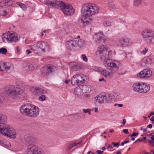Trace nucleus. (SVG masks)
<instances>
[{
    "label": "nucleus",
    "mask_w": 154,
    "mask_h": 154,
    "mask_svg": "<svg viewBox=\"0 0 154 154\" xmlns=\"http://www.w3.org/2000/svg\"><path fill=\"white\" fill-rule=\"evenodd\" d=\"M16 48L17 52H19L20 51V48L18 47H17Z\"/></svg>",
    "instance_id": "nucleus-57"
},
{
    "label": "nucleus",
    "mask_w": 154,
    "mask_h": 154,
    "mask_svg": "<svg viewBox=\"0 0 154 154\" xmlns=\"http://www.w3.org/2000/svg\"><path fill=\"white\" fill-rule=\"evenodd\" d=\"M26 53L27 55L29 54L30 53H31V51L29 50H27L26 51Z\"/></svg>",
    "instance_id": "nucleus-54"
},
{
    "label": "nucleus",
    "mask_w": 154,
    "mask_h": 154,
    "mask_svg": "<svg viewBox=\"0 0 154 154\" xmlns=\"http://www.w3.org/2000/svg\"><path fill=\"white\" fill-rule=\"evenodd\" d=\"M53 68V66L52 65H48L43 67V72L46 74H49L51 72Z\"/></svg>",
    "instance_id": "nucleus-23"
},
{
    "label": "nucleus",
    "mask_w": 154,
    "mask_h": 154,
    "mask_svg": "<svg viewBox=\"0 0 154 154\" xmlns=\"http://www.w3.org/2000/svg\"><path fill=\"white\" fill-rule=\"evenodd\" d=\"M31 113L29 117H35L39 114V109L38 107L33 104L32 105Z\"/></svg>",
    "instance_id": "nucleus-16"
},
{
    "label": "nucleus",
    "mask_w": 154,
    "mask_h": 154,
    "mask_svg": "<svg viewBox=\"0 0 154 154\" xmlns=\"http://www.w3.org/2000/svg\"><path fill=\"white\" fill-rule=\"evenodd\" d=\"M7 52V50L6 48H0V54H5Z\"/></svg>",
    "instance_id": "nucleus-38"
},
{
    "label": "nucleus",
    "mask_w": 154,
    "mask_h": 154,
    "mask_svg": "<svg viewBox=\"0 0 154 154\" xmlns=\"http://www.w3.org/2000/svg\"><path fill=\"white\" fill-rule=\"evenodd\" d=\"M138 135V133H133L132 134L130 135V137H131L133 136H137Z\"/></svg>",
    "instance_id": "nucleus-46"
},
{
    "label": "nucleus",
    "mask_w": 154,
    "mask_h": 154,
    "mask_svg": "<svg viewBox=\"0 0 154 154\" xmlns=\"http://www.w3.org/2000/svg\"><path fill=\"white\" fill-rule=\"evenodd\" d=\"M81 88L79 87L76 88L74 90V93L75 94L79 95L81 94Z\"/></svg>",
    "instance_id": "nucleus-36"
},
{
    "label": "nucleus",
    "mask_w": 154,
    "mask_h": 154,
    "mask_svg": "<svg viewBox=\"0 0 154 154\" xmlns=\"http://www.w3.org/2000/svg\"><path fill=\"white\" fill-rule=\"evenodd\" d=\"M23 66H24L23 70L26 71L32 70L36 68L37 67V65L35 63L29 65L28 63H26L23 64Z\"/></svg>",
    "instance_id": "nucleus-20"
},
{
    "label": "nucleus",
    "mask_w": 154,
    "mask_h": 154,
    "mask_svg": "<svg viewBox=\"0 0 154 154\" xmlns=\"http://www.w3.org/2000/svg\"><path fill=\"white\" fill-rule=\"evenodd\" d=\"M99 10V7L95 4L87 3L83 5L81 10L82 17L79 21L84 26L90 24L92 19L89 17L97 14Z\"/></svg>",
    "instance_id": "nucleus-1"
},
{
    "label": "nucleus",
    "mask_w": 154,
    "mask_h": 154,
    "mask_svg": "<svg viewBox=\"0 0 154 154\" xmlns=\"http://www.w3.org/2000/svg\"><path fill=\"white\" fill-rule=\"evenodd\" d=\"M87 76L82 74H77L74 75L71 80V84L73 86H76L85 83L87 80Z\"/></svg>",
    "instance_id": "nucleus-5"
},
{
    "label": "nucleus",
    "mask_w": 154,
    "mask_h": 154,
    "mask_svg": "<svg viewBox=\"0 0 154 154\" xmlns=\"http://www.w3.org/2000/svg\"><path fill=\"white\" fill-rule=\"evenodd\" d=\"M75 41L76 39L73 38L72 40L67 41L66 43V45L68 48L70 50L75 49L76 48Z\"/></svg>",
    "instance_id": "nucleus-19"
},
{
    "label": "nucleus",
    "mask_w": 154,
    "mask_h": 154,
    "mask_svg": "<svg viewBox=\"0 0 154 154\" xmlns=\"http://www.w3.org/2000/svg\"><path fill=\"white\" fill-rule=\"evenodd\" d=\"M112 143L113 145L114 146L118 148L119 147V143L118 142L116 143H115L114 142H112Z\"/></svg>",
    "instance_id": "nucleus-45"
},
{
    "label": "nucleus",
    "mask_w": 154,
    "mask_h": 154,
    "mask_svg": "<svg viewBox=\"0 0 154 154\" xmlns=\"http://www.w3.org/2000/svg\"><path fill=\"white\" fill-rule=\"evenodd\" d=\"M31 48L34 51L38 50L39 51L44 52L49 50V47L48 44L45 42H39L34 44Z\"/></svg>",
    "instance_id": "nucleus-9"
},
{
    "label": "nucleus",
    "mask_w": 154,
    "mask_h": 154,
    "mask_svg": "<svg viewBox=\"0 0 154 154\" xmlns=\"http://www.w3.org/2000/svg\"><path fill=\"white\" fill-rule=\"evenodd\" d=\"M30 90L36 95L45 94L47 93L46 90L38 87H31Z\"/></svg>",
    "instance_id": "nucleus-15"
},
{
    "label": "nucleus",
    "mask_w": 154,
    "mask_h": 154,
    "mask_svg": "<svg viewBox=\"0 0 154 154\" xmlns=\"http://www.w3.org/2000/svg\"><path fill=\"white\" fill-rule=\"evenodd\" d=\"M94 111L95 112H98V108L96 107V108H94Z\"/></svg>",
    "instance_id": "nucleus-56"
},
{
    "label": "nucleus",
    "mask_w": 154,
    "mask_h": 154,
    "mask_svg": "<svg viewBox=\"0 0 154 154\" xmlns=\"http://www.w3.org/2000/svg\"><path fill=\"white\" fill-rule=\"evenodd\" d=\"M11 67V65L9 63H2V69H3V71L5 70H7L9 69Z\"/></svg>",
    "instance_id": "nucleus-29"
},
{
    "label": "nucleus",
    "mask_w": 154,
    "mask_h": 154,
    "mask_svg": "<svg viewBox=\"0 0 154 154\" xmlns=\"http://www.w3.org/2000/svg\"><path fill=\"white\" fill-rule=\"evenodd\" d=\"M95 99L96 102L99 103H102L105 102L104 95L103 94H99L95 98Z\"/></svg>",
    "instance_id": "nucleus-24"
},
{
    "label": "nucleus",
    "mask_w": 154,
    "mask_h": 154,
    "mask_svg": "<svg viewBox=\"0 0 154 154\" xmlns=\"http://www.w3.org/2000/svg\"><path fill=\"white\" fill-rule=\"evenodd\" d=\"M107 147L108 148H112V146L111 145L109 144V145H108Z\"/></svg>",
    "instance_id": "nucleus-64"
},
{
    "label": "nucleus",
    "mask_w": 154,
    "mask_h": 154,
    "mask_svg": "<svg viewBox=\"0 0 154 154\" xmlns=\"http://www.w3.org/2000/svg\"><path fill=\"white\" fill-rule=\"evenodd\" d=\"M96 152H97V154H102L103 153V151H102L97 150L96 151Z\"/></svg>",
    "instance_id": "nucleus-52"
},
{
    "label": "nucleus",
    "mask_w": 154,
    "mask_h": 154,
    "mask_svg": "<svg viewBox=\"0 0 154 154\" xmlns=\"http://www.w3.org/2000/svg\"><path fill=\"white\" fill-rule=\"evenodd\" d=\"M71 66L74 69L78 70L81 68V64L79 63L72 62L71 63Z\"/></svg>",
    "instance_id": "nucleus-27"
},
{
    "label": "nucleus",
    "mask_w": 154,
    "mask_h": 154,
    "mask_svg": "<svg viewBox=\"0 0 154 154\" xmlns=\"http://www.w3.org/2000/svg\"><path fill=\"white\" fill-rule=\"evenodd\" d=\"M150 135L152 136V137H151V139L152 140H154V135H152V134H150Z\"/></svg>",
    "instance_id": "nucleus-58"
},
{
    "label": "nucleus",
    "mask_w": 154,
    "mask_h": 154,
    "mask_svg": "<svg viewBox=\"0 0 154 154\" xmlns=\"http://www.w3.org/2000/svg\"><path fill=\"white\" fill-rule=\"evenodd\" d=\"M8 4V1H3L0 2V9L6 8Z\"/></svg>",
    "instance_id": "nucleus-30"
},
{
    "label": "nucleus",
    "mask_w": 154,
    "mask_h": 154,
    "mask_svg": "<svg viewBox=\"0 0 154 154\" xmlns=\"http://www.w3.org/2000/svg\"><path fill=\"white\" fill-rule=\"evenodd\" d=\"M109 57L104 58L103 64L105 66L110 70H117L119 68V61L110 59Z\"/></svg>",
    "instance_id": "nucleus-6"
},
{
    "label": "nucleus",
    "mask_w": 154,
    "mask_h": 154,
    "mask_svg": "<svg viewBox=\"0 0 154 154\" xmlns=\"http://www.w3.org/2000/svg\"><path fill=\"white\" fill-rule=\"evenodd\" d=\"M17 4L20 6V7L23 10H25L26 9V5L22 3L18 2Z\"/></svg>",
    "instance_id": "nucleus-39"
},
{
    "label": "nucleus",
    "mask_w": 154,
    "mask_h": 154,
    "mask_svg": "<svg viewBox=\"0 0 154 154\" xmlns=\"http://www.w3.org/2000/svg\"><path fill=\"white\" fill-rule=\"evenodd\" d=\"M152 125L151 124H150L149 125H148L147 126V127L148 128H152Z\"/></svg>",
    "instance_id": "nucleus-59"
},
{
    "label": "nucleus",
    "mask_w": 154,
    "mask_h": 154,
    "mask_svg": "<svg viewBox=\"0 0 154 154\" xmlns=\"http://www.w3.org/2000/svg\"><path fill=\"white\" fill-rule=\"evenodd\" d=\"M142 0H134V5L135 6H138L141 4Z\"/></svg>",
    "instance_id": "nucleus-37"
},
{
    "label": "nucleus",
    "mask_w": 154,
    "mask_h": 154,
    "mask_svg": "<svg viewBox=\"0 0 154 154\" xmlns=\"http://www.w3.org/2000/svg\"><path fill=\"white\" fill-rule=\"evenodd\" d=\"M103 24L105 27L110 26L111 25V22L107 21H104L103 22Z\"/></svg>",
    "instance_id": "nucleus-40"
},
{
    "label": "nucleus",
    "mask_w": 154,
    "mask_h": 154,
    "mask_svg": "<svg viewBox=\"0 0 154 154\" xmlns=\"http://www.w3.org/2000/svg\"><path fill=\"white\" fill-rule=\"evenodd\" d=\"M89 110L90 109H83V111L84 113H87L89 112Z\"/></svg>",
    "instance_id": "nucleus-49"
},
{
    "label": "nucleus",
    "mask_w": 154,
    "mask_h": 154,
    "mask_svg": "<svg viewBox=\"0 0 154 154\" xmlns=\"http://www.w3.org/2000/svg\"><path fill=\"white\" fill-rule=\"evenodd\" d=\"M99 81L100 82H102V81H104L105 82H106V81L105 80L104 78H102L101 79H99Z\"/></svg>",
    "instance_id": "nucleus-55"
},
{
    "label": "nucleus",
    "mask_w": 154,
    "mask_h": 154,
    "mask_svg": "<svg viewBox=\"0 0 154 154\" xmlns=\"http://www.w3.org/2000/svg\"><path fill=\"white\" fill-rule=\"evenodd\" d=\"M108 6L112 8V11H114L116 8L112 1H110L108 2Z\"/></svg>",
    "instance_id": "nucleus-35"
},
{
    "label": "nucleus",
    "mask_w": 154,
    "mask_h": 154,
    "mask_svg": "<svg viewBox=\"0 0 154 154\" xmlns=\"http://www.w3.org/2000/svg\"><path fill=\"white\" fill-rule=\"evenodd\" d=\"M76 39L75 41L76 48H80L83 46L85 44V42L84 40L80 39V36H78L77 38H75Z\"/></svg>",
    "instance_id": "nucleus-21"
},
{
    "label": "nucleus",
    "mask_w": 154,
    "mask_h": 154,
    "mask_svg": "<svg viewBox=\"0 0 154 154\" xmlns=\"http://www.w3.org/2000/svg\"><path fill=\"white\" fill-rule=\"evenodd\" d=\"M59 8L63 13L67 15H71L74 13L75 10L71 5L68 3L61 2Z\"/></svg>",
    "instance_id": "nucleus-8"
},
{
    "label": "nucleus",
    "mask_w": 154,
    "mask_h": 154,
    "mask_svg": "<svg viewBox=\"0 0 154 154\" xmlns=\"http://www.w3.org/2000/svg\"><path fill=\"white\" fill-rule=\"evenodd\" d=\"M148 49L146 48H144L143 50L141 52L142 54L145 55L147 52Z\"/></svg>",
    "instance_id": "nucleus-44"
},
{
    "label": "nucleus",
    "mask_w": 154,
    "mask_h": 154,
    "mask_svg": "<svg viewBox=\"0 0 154 154\" xmlns=\"http://www.w3.org/2000/svg\"><path fill=\"white\" fill-rule=\"evenodd\" d=\"M96 36V43L97 44L100 43L103 37V34L102 32H100L97 33L95 34Z\"/></svg>",
    "instance_id": "nucleus-22"
},
{
    "label": "nucleus",
    "mask_w": 154,
    "mask_h": 154,
    "mask_svg": "<svg viewBox=\"0 0 154 154\" xmlns=\"http://www.w3.org/2000/svg\"><path fill=\"white\" fill-rule=\"evenodd\" d=\"M97 53L100 55L101 59H104L105 58L110 57L112 55V52L111 51H108L107 48L105 45H100L98 47Z\"/></svg>",
    "instance_id": "nucleus-7"
},
{
    "label": "nucleus",
    "mask_w": 154,
    "mask_h": 154,
    "mask_svg": "<svg viewBox=\"0 0 154 154\" xmlns=\"http://www.w3.org/2000/svg\"><path fill=\"white\" fill-rule=\"evenodd\" d=\"M143 140L141 139H140V138H139V139H137V140H136L134 143H135L136 142H137L138 141H142Z\"/></svg>",
    "instance_id": "nucleus-60"
},
{
    "label": "nucleus",
    "mask_w": 154,
    "mask_h": 154,
    "mask_svg": "<svg viewBox=\"0 0 154 154\" xmlns=\"http://www.w3.org/2000/svg\"><path fill=\"white\" fill-rule=\"evenodd\" d=\"M81 143L80 142L78 143H74L72 144H70L66 148V149L67 150L71 149L72 147L75 146H77L80 145Z\"/></svg>",
    "instance_id": "nucleus-31"
},
{
    "label": "nucleus",
    "mask_w": 154,
    "mask_h": 154,
    "mask_svg": "<svg viewBox=\"0 0 154 154\" xmlns=\"http://www.w3.org/2000/svg\"><path fill=\"white\" fill-rule=\"evenodd\" d=\"M147 58H143L142 60V62H143L145 63H147Z\"/></svg>",
    "instance_id": "nucleus-47"
},
{
    "label": "nucleus",
    "mask_w": 154,
    "mask_h": 154,
    "mask_svg": "<svg viewBox=\"0 0 154 154\" xmlns=\"http://www.w3.org/2000/svg\"><path fill=\"white\" fill-rule=\"evenodd\" d=\"M150 120L152 121V122H153L154 121V116H152L151 119H150Z\"/></svg>",
    "instance_id": "nucleus-62"
},
{
    "label": "nucleus",
    "mask_w": 154,
    "mask_h": 154,
    "mask_svg": "<svg viewBox=\"0 0 154 154\" xmlns=\"http://www.w3.org/2000/svg\"><path fill=\"white\" fill-rule=\"evenodd\" d=\"M126 119H123V122H122V124L123 125H124L125 123H126Z\"/></svg>",
    "instance_id": "nucleus-61"
},
{
    "label": "nucleus",
    "mask_w": 154,
    "mask_h": 154,
    "mask_svg": "<svg viewBox=\"0 0 154 154\" xmlns=\"http://www.w3.org/2000/svg\"><path fill=\"white\" fill-rule=\"evenodd\" d=\"M123 132L126 134H128L129 132L128 131V129H125L123 130Z\"/></svg>",
    "instance_id": "nucleus-50"
},
{
    "label": "nucleus",
    "mask_w": 154,
    "mask_h": 154,
    "mask_svg": "<svg viewBox=\"0 0 154 154\" xmlns=\"http://www.w3.org/2000/svg\"><path fill=\"white\" fill-rule=\"evenodd\" d=\"M101 73L105 77H109L112 75V72L107 71L105 69H103L101 71Z\"/></svg>",
    "instance_id": "nucleus-26"
},
{
    "label": "nucleus",
    "mask_w": 154,
    "mask_h": 154,
    "mask_svg": "<svg viewBox=\"0 0 154 154\" xmlns=\"http://www.w3.org/2000/svg\"><path fill=\"white\" fill-rule=\"evenodd\" d=\"M8 33V38H9L10 42H16L20 39L19 35L15 32Z\"/></svg>",
    "instance_id": "nucleus-17"
},
{
    "label": "nucleus",
    "mask_w": 154,
    "mask_h": 154,
    "mask_svg": "<svg viewBox=\"0 0 154 154\" xmlns=\"http://www.w3.org/2000/svg\"><path fill=\"white\" fill-rule=\"evenodd\" d=\"M24 138L25 141L28 144L26 149L27 154H42L41 149L37 146L32 144L33 138L31 136L26 135Z\"/></svg>",
    "instance_id": "nucleus-3"
},
{
    "label": "nucleus",
    "mask_w": 154,
    "mask_h": 154,
    "mask_svg": "<svg viewBox=\"0 0 154 154\" xmlns=\"http://www.w3.org/2000/svg\"><path fill=\"white\" fill-rule=\"evenodd\" d=\"M0 133L4 136L14 138L16 134L13 128L4 123H0Z\"/></svg>",
    "instance_id": "nucleus-4"
},
{
    "label": "nucleus",
    "mask_w": 154,
    "mask_h": 154,
    "mask_svg": "<svg viewBox=\"0 0 154 154\" xmlns=\"http://www.w3.org/2000/svg\"><path fill=\"white\" fill-rule=\"evenodd\" d=\"M2 63L0 61V71H3V69H2Z\"/></svg>",
    "instance_id": "nucleus-51"
},
{
    "label": "nucleus",
    "mask_w": 154,
    "mask_h": 154,
    "mask_svg": "<svg viewBox=\"0 0 154 154\" xmlns=\"http://www.w3.org/2000/svg\"><path fill=\"white\" fill-rule=\"evenodd\" d=\"M149 142V143L151 145H152L154 143V141L152 140H149L148 141Z\"/></svg>",
    "instance_id": "nucleus-53"
},
{
    "label": "nucleus",
    "mask_w": 154,
    "mask_h": 154,
    "mask_svg": "<svg viewBox=\"0 0 154 154\" xmlns=\"http://www.w3.org/2000/svg\"><path fill=\"white\" fill-rule=\"evenodd\" d=\"M60 1L57 0H45V3L53 8L59 9L60 5L61 4Z\"/></svg>",
    "instance_id": "nucleus-14"
},
{
    "label": "nucleus",
    "mask_w": 154,
    "mask_h": 154,
    "mask_svg": "<svg viewBox=\"0 0 154 154\" xmlns=\"http://www.w3.org/2000/svg\"><path fill=\"white\" fill-rule=\"evenodd\" d=\"M0 10V15L5 17H8V14L7 11L2 9Z\"/></svg>",
    "instance_id": "nucleus-34"
},
{
    "label": "nucleus",
    "mask_w": 154,
    "mask_h": 154,
    "mask_svg": "<svg viewBox=\"0 0 154 154\" xmlns=\"http://www.w3.org/2000/svg\"><path fill=\"white\" fill-rule=\"evenodd\" d=\"M46 99V97L45 95H41L38 97V100L42 101H45Z\"/></svg>",
    "instance_id": "nucleus-41"
},
{
    "label": "nucleus",
    "mask_w": 154,
    "mask_h": 154,
    "mask_svg": "<svg viewBox=\"0 0 154 154\" xmlns=\"http://www.w3.org/2000/svg\"><path fill=\"white\" fill-rule=\"evenodd\" d=\"M114 98L116 100H119L120 96L118 93H115L113 94Z\"/></svg>",
    "instance_id": "nucleus-42"
},
{
    "label": "nucleus",
    "mask_w": 154,
    "mask_h": 154,
    "mask_svg": "<svg viewBox=\"0 0 154 154\" xmlns=\"http://www.w3.org/2000/svg\"><path fill=\"white\" fill-rule=\"evenodd\" d=\"M114 106H118L119 107H122L123 106V105L122 104H118L117 103H115L114 104Z\"/></svg>",
    "instance_id": "nucleus-48"
},
{
    "label": "nucleus",
    "mask_w": 154,
    "mask_h": 154,
    "mask_svg": "<svg viewBox=\"0 0 154 154\" xmlns=\"http://www.w3.org/2000/svg\"><path fill=\"white\" fill-rule=\"evenodd\" d=\"M82 58L83 61L85 62H87L88 61V59L87 57L85 54H83L82 55Z\"/></svg>",
    "instance_id": "nucleus-43"
},
{
    "label": "nucleus",
    "mask_w": 154,
    "mask_h": 154,
    "mask_svg": "<svg viewBox=\"0 0 154 154\" xmlns=\"http://www.w3.org/2000/svg\"><path fill=\"white\" fill-rule=\"evenodd\" d=\"M105 102L109 103L111 102L112 99V97L109 94L106 95H104Z\"/></svg>",
    "instance_id": "nucleus-32"
},
{
    "label": "nucleus",
    "mask_w": 154,
    "mask_h": 154,
    "mask_svg": "<svg viewBox=\"0 0 154 154\" xmlns=\"http://www.w3.org/2000/svg\"><path fill=\"white\" fill-rule=\"evenodd\" d=\"M32 104L26 103L22 105L20 108V111L22 114L30 117Z\"/></svg>",
    "instance_id": "nucleus-12"
},
{
    "label": "nucleus",
    "mask_w": 154,
    "mask_h": 154,
    "mask_svg": "<svg viewBox=\"0 0 154 154\" xmlns=\"http://www.w3.org/2000/svg\"><path fill=\"white\" fill-rule=\"evenodd\" d=\"M115 44L118 46L125 47L131 45L132 42L130 39L126 37H122L119 38V42Z\"/></svg>",
    "instance_id": "nucleus-11"
},
{
    "label": "nucleus",
    "mask_w": 154,
    "mask_h": 154,
    "mask_svg": "<svg viewBox=\"0 0 154 154\" xmlns=\"http://www.w3.org/2000/svg\"><path fill=\"white\" fill-rule=\"evenodd\" d=\"M25 87L23 84L17 85V87L14 86L10 85L8 87L7 92L8 95L12 98H22L26 96L24 92Z\"/></svg>",
    "instance_id": "nucleus-2"
},
{
    "label": "nucleus",
    "mask_w": 154,
    "mask_h": 154,
    "mask_svg": "<svg viewBox=\"0 0 154 154\" xmlns=\"http://www.w3.org/2000/svg\"><path fill=\"white\" fill-rule=\"evenodd\" d=\"M124 142L125 144V143H128L129 142V140H126V141H124Z\"/></svg>",
    "instance_id": "nucleus-63"
},
{
    "label": "nucleus",
    "mask_w": 154,
    "mask_h": 154,
    "mask_svg": "<svg viewBox=\"0 0 154 154\" xmlns=\"http://www.w3.org/2000/svg\"><path fill=\"white\" fill-rule=\"evenodd\" d=\"M141 89L140 93L145 94L148 92L150 90V86L148 84L141 82Z\"/></svg>",
    "instance_id": "nucleus-18"
},
{
    "label": "nucleus",
    "mask_w": 154,
    "mask_h": 154,
    "mask_svg": "<svg viewBox=\"0 0 154 154\" xmlns=\"http://www.w3.org/2000/svg\"><path fill=\"white\" fill-rule=\"evenodd\" d=\"M141 82L134 83L132 85V88L134 91L140 93L141 89Z\"/></svg>",
    "instance_id": "nucleus-25"
},
{
    "label": "nucleus",
    "mask_w": 154,
    "mask_h": 154,
    "mask_svg": "<svg viewBox=\"0 0 154 154\" xmlns=\"http://www.w3.org/2000/svg\"><path fill=\"white\" fill-rule=\"evenodd\" d=\"M82 87V90L86 93L89 92L91 91L90 88L86 85H84Z\"/></svg>",
    "instance_id": "nucleus-33"
},
{
    "label": "nucleus",
    "mask_w": 154,
    "mask_h": 154,
    "mask_svg": "<svg viewBox=\"0 0 154 154\" xmlns=\"http://www.w3.org/2000/svg\"><path fill=\"white\" fill-rule=\"evenodd\" d=\"M152 71L149 69H144L137 74V77L142 79H146L150 78L152 75Z\"/></svg>",
    "instance_id": "nucleus-13"
},
{
    "label": "nucleus",
    "mask_w": 154,
    "mask_h": 154,
    "mask_svg": "<svg viewBox=\"0 0 154 154\" xmlns=\"http://www.w3.org/2000/svg\"><path fill=\"white\" fill-rule=\"evenodd\" d=\"M143 40L145 42H151L154 39V31L151 29H145L141 33Z\"/></svg>",
    "instance_id": "nucleus-10"
},
{
    "label": "nucleus",
    "mask_w": 154,
    "mask_h": 154,
    "mask_svg": "<svg viewBox=\"0 0 154 154\" xmlns=\"http://www.w3.org/2000/svg\"><path fill=\"white\" fill-rule=\"evenodd\" d=\"M2 38L3 42H10L9 38H8V33H5L2 35Z\"/></svg>",
    "instance_id": "nucleus-28"
}]
</instances>
